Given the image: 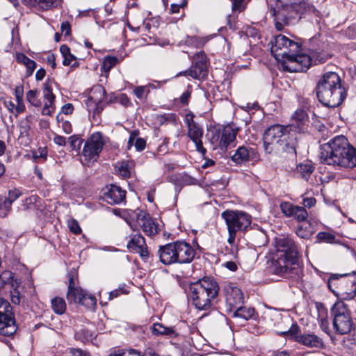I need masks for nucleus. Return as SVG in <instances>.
<instances>
[{
    "label": "nucleus",
    "instance_id": "1",
    "mask_svg": "<svg viewBox=\"0 0 356 356\" xmlns=\"http://www.w3.org/2000/svg\"><path fill=\"white\" fill-rule=\"evenodd\" d=\"M277 248L276 259L272 261L273 273L294 281L300 280L302 270L298 264L299 251L295 241L288 237L279 238Z\"/></svg>",
    "mask_w": 356,
    "mask_h": 356
},
{
    "label": "nucleus",
    "instance_id": "2",
    "mask_svg": "<svg viewBox=\"0 0 356 356\" xmlns=\"http://www.w3.org/2000/svg\"><path fill=\"white\" fill-rule=\"evenodd\" d=\"M321 163L343 168L356 167V148L344 136H337L320 146Z\"/></svg>",
    "mask_w": 356,
    "mask_h": 356
},
{
    "label": "nucleus",
    "instance_id": "3",
    "mask_svg": "<svg viewBox=\"0 0 356 356\" xmlns=\"http://www.w3.org/2000/svg\"><path fill=\"white\" fill-rule=\"evenodd\" d=\"M315 90L319 102L329 108L339 106L347 97V89L342 85L339 75L334 72L323 74Z\"/></svg>",
    "mask_w": 356,
    "mask_h": 356
},
{
    "label": "nucleus",
    "instance_id": "4",
    "mask_svg": "<svg viewBox=\"0 0 356 356\" xmlns=\"http://www.w3.org/2000/svg\"><path fill=\"white\" fill-rule=\"evenodd\" d=\"M219 290V285L215 278L204 277L190 284L188 293L197 309L207 310L217 302Z\"/></svg>",
    "mask_w": 356,
    "mask_h": 356
},
{
    "label": "nucleus",
    "instance_id": "5",
    "mask_svg": "<svg viewBox=\"0 0 356 356\" xmlns=\"http://www.w3.org/2000/svg\"><path fill=\"white\" fill-rule=\"evenodd\" d=\"M327 287L337 298L352 300L356 296V271L332 273L327 281Z\"/></svg>",
    "mask_w": 356,
    "mask_h": 356
},
{
    "label": "nucleus",
    "instance_id": "6",
    "mask_svg": "<svg viewBox=\"0 0 356 356\" xmlns=\"http://www.w3.org/2000/svg\"><path fill=\"white\" fill-rule=\"evenodd\" d=\"M269 14L274 17L275 26L277 31H282L285 26L294 25L300 21L298 7L292 5L276 4L273 6L266 0Z\"/></svg>",
    "mask_w": 356,
    "mask_h": 356
},
{
    "label": "nucleus",
    "instance_id": "7",
    "mask_svg": "<svg viewBox=\"0 0 356 356\" xmlns=\"http://www.w3.org/2000/svg\"><path fill=\"white\" fill-rule=\"evenodd\" d=\"M225 220L229 236L227 242L233 244L235 242L236 234L246 230L251 224V217L248 213L240 211L226 210L221 213Z\"/></svg>",
    "mask_w": 356,
    "mask_h": 356
},
{
    "label": "nucleus",
    "instance_id": "8",
    "mask_svg": "<svg viewBox=\"0 0 356 356\" xmlns=\"http://www.w3.org/2000/svg\"><path fill=\"white\" fill-rule=\"evenodd\" d=\"M83 305L87 309H93L96 306V298L88 294L79 286L78 272L73 268L68 275V302Z\"/></svg>",
    "mask_w": 356,
    "mask_h": 356
},
{
    "label": "nucleus",
    "instance_id": "9",
    "mask_svg": "<svg viewBox=\"0 0 356 356\" xmlns=\"http://www.w3.org/2000/svg\"><path fill=\"white\" fill-rule=\"evenodd\" d=\"M284 324L290 325L288 330L284 331H277L278 333L282 336H289L294 339V340L308 348H323L325 345L323 339L318 335L312 333H303L298 334L300 332V327L297 323H291V319L289 317L282 319Z\"/></svg>",
    "mask_w": 356,
    "mask_h": 356
},
{
    "label": "nucleus",
    "instance_id": "10",
    "mask_svg": "<svg viewBox=\"0 0 356 356\" xmlns=\"http://www.w3.org/2000/svg\"><path fill=\"white\" fill-rule=\"evenodd\" d=\"M333 327L338 334L349 333L353 326L350 312L343 302H337L330 309Z\"/></svg>",
    "mask_w": 356,
    "mask_h": 356
},
{
    "label": "nucleus",
    "instance_id": "11",
    "mask_svg": "<svg viewBox=\"0 0 356 356\" xmlns=\"http://www.w3.org/2000/svg\"><path fill=\"white\" fill-rule=\"evenodd\" d=\"M16 330L13 308L8 300L0 298V334L11 336Z\"/></svg>",
    "mask_w": 356,
    "mask_h": 356
},
{
    "label": "nucleus",
    "instance_id": "12",
    "mask_svg": "<svg viewBox=\"0 0 356 356\" xmlns=\"http://www.w3.org/2000/svg\"><path fill=\"white\" fill-rule=\"evenodd\" d=\"M301 49V45L293 40H290L283 35H278L275 38V43L271 48V51L275 53V57L279 56L284 60L292 53H298Z\"/></svg>",
    "mask_w": 356,
    "mask_h": 356
},
{
    "label": "nucleus",
    "instance_id": "13",
    "mask_svg": "<svg viewBox=\"0 0 356 356\" xmlns=\"http://www.w3.org/2000/svg\"><path fill=\"white\" fill-rule=\"evenodd\" d=\"M208 62L207 56L204 51L196 53L193 56L191 67L179 74L185 76H190L193 79L202 80L208 75Z\"/></svg>",
    "mask_w": 356,
    "mask_h": 356
},
{
    "label": "nucleus",
    "instance_id": "14",
    "mask_svg": "<svg viewBox=\"0 0 356 356\" xmlns=\"http://www.w3.org/2000/svg\"><path fill=\"white\" fill-rule=\"evenodd\" d=\"M103 136L100 132H96L92 134L83 146L82 150V156L85 161H95L99 157L104 145Z\"/></svg>",
    "mask_w": 356,
    "mask_h": 356
},
{
    "label": "nucleus",
    "instance_id": "15",
    "mask_svg": "<svg viewBox=\"0 0 356 356\" xmlns=\"http://www.w3.org/2000/svg\"><path fill=\"white\" fill-rule=\"evenodd\" d=\"M285 126L275 124L269 127L264 132L263 140L265 152L270 154L273 151V145H279L288 134Z\"/></svg>",
    "mask_w": 356,
    "mask_h": 356
},
{
    "label": "nucleus",
    "instance_id": "16",
    "mask_svg": "<svg viewBox=\"0 0 356 356\" xmlns=\"http://www.w3.org/2000/svg\"><path fill=\"white\" fill-rule=\"evenodd\" d=\"M284 70L290 72H305L311 65V58L306 54L292 53L282 64Z\"/></svg>",
    "mask_w": 356,
    "mask_h": 356
},
{
    "label": "nucleus",
    "instance_id": "17",
    "mask_svg": "<svg viewBox=\"0 0 356 356\" xmlns=\"http://www.w3.org/2000/svg\"><path fill=\"white\" fill-rule=\"evenodd\" d=\"M193 114H188L186 116V122L188 129V136L193 140L195 145L196 150L204 155L207 149L203 147L202 138L203 136V130L202 127L196 123Z\"/></svg>",
    "mask_w": 356,
    "mask_h": 356
},
{
    "label": "nucleus",
    "instance_id": "18",
    "mask_svg": "<svg viewBox=\"0 0 356 356\" xmlns=\"http://www.w3.org/2000/svg\"><path fill=\"white\" fill-rule=\"evenodd\" d=\"M177 254V264H188L191 263L196 256V250L184 240L175 241Z\"/></svg>",
    "mask_w": 356,
    "mask_h": 356
},
{
    "label": "nucleus",
    "instance_id": "19",
    "mask_svg": "<svg viewBox=\"0 0 356 356\" xmlns=\"http://www.w3.org/2000/svg\"><path fill=\"white\" fill-rule=\"evenodd\" d=\"M259 154L256 149L248 145L239 146L231 156V160L236 165H245L259 159Z\"/></svg>",
    "mask_w": 356,
    "mask_h": 356
},
{
    "label": "nucleus",
    "instance_id": "20",
    "mask_svg": "<svg viewBox=\"0 0 356 356\" xmlns=\"http://www.w3.org/2000/svg\"><path fill=\"white\" fill-rule=\"evenodd\" d=\"M225 302L229 310H233L243 302V294L240 289L233 284L224 287Z\"/></svg>",
    "mask_w": 356,
    "mask_h": 356
},
{
    "label": "nucleus",
    "instance_id": "21",
    "mask_svg": "<svg viewBox=\"0 0 356 356\" xmlns=\"http://www.w3.org/2000/svg\"><path fill=\"white\" fill-rule=\"evenodd\" d=\"M126 191L111 184L103 190V198L109 204H119L125 201Z\"/></svg>",
    "mask_w": 356,
    "mask_h": 356
},
{
    "label": "nucleus",
    "instance_id": "22",
    "mask_svg": "<svg viewBox=\"0 0 356 356\" xmlns=\"http://www.w3.org/2000/svg\"><path fill=\"white\" fill-rule=\"evenodd\" d=\"M237 127L228 124L225 126L221 131L218 146L222 150L235 146L236 135L238 132Z\"/></svg>",
    "mask_w": 356,
    "mask_h": 356
},
{
    "label": "nucleus",
    "instance_id": "23",
    "mask_svg": "<svg viewBox=\"0 0 356 356\" xmlns=\"http://www.w3.org/2000/svg\"><path fill=\"white\" fill-rule=\"evenodd\" d=\"M157 255L159 261L165 266L177 264V254L175 241L164 245H159Z\"/></svg>",
    "mask_w": 356,
    "mask_h": 356
},
{
    "label": "nucleus",
    "instance_id": "24",
    "mask_svg": "<svg viewBox=\"0 0 356 356\" xmlns=\"http://www.w3.org/2000/svg\"><path fill=\"white\" fill-rule=\"evenodd\" d=\"M302 139L301 135L296 136L294 133L287 134L278 146L283 152L296 156Z\"/></svg>",
    "mask_w": 356,
    "mask_h": 356
},
{
    "label": "nucleus",
    "instance_id": "25",
    "mask_svg": "<svg viewBox=\"0 0 356 356\" xmlns=\"http://www.w3.org/2000/svg\"><path fill=\"white\" fill-rule=\"evenodd\" d=\"M105 89L101 86L92 88L88 99V106H94L95 113H99L104 109L103 99L105 97Z\"/></svg>",
    "mask_w": 356,
    "mask_h": 356
},
{
    "label": "nucleus",
    "instance_id": "26",
    "mask_svg": "<svg viewBox=\"0 0 356 356\" xmlns=\"http://www.w3.org/2000/svg\"><path fill=\"white\" fill-rule=\"evenodd\" d=\"M298 10L300 15V20L302 18H308V19L311 20L314 17H319L320 16V12L313 4L304 1L303 0L298 5Z\"/></svg>",
    "mask_w": 356,
    "mask_h": 356
},
{
    "label": "nucleus",
    "instance_id": "27",
    "mask_svg": "<svg viewBox=\"0 0 356 356\" xmlns=\"http://www.w3.org/2000/svg\"><path fill=\"white\" fill-rule=\"evenodd\" d=\"M139 225H140L143 231L147 236H153L158 233V225L149 215H143L138 220Z\"/></svg>",
    "mask_w": 356,
    "mask_h": 356
},
{
    "label": "nucleus",
    "instance_id": "28",
    "mask_svg": "<svg viewBox=\"0 0 356 356\" xmlns=\"http://www.w3.org/2000/svg\"><path fill=\"white\" fill-rule=\"evenodd\" d=\"M318 310V321L320 323L321 328L326 333L329 332V321L327 318V310L322 303L316 305Z\"/></svg>",
    "mask_w": 356,
    "mask_h": 356
},
{
    "label": "nucleus",
    "instance_id": "29",
    "mask_svg": "<svg viewBox=\"0 0 356 356\" xmlns=\"http://www.w3.org/2000/svg\"><path fill=\"white\" fill-rule=\"evenodd\" d=\"M16 60L20 63L26 66V74L30 76L33 74V71L36 67V63L34 60L28 58L23 53H16L15 54Z\"/></svg>",
    "mask_w": 356,
    "mask_h": 356
},
{
    "label": "nucleus",
    "instance_id": "30",
    "mask_svg": "<svg viewBox=\"0 0 356 356\" xmlns=\"http://www.w3.org/2000/svg\"><path fill=\"white\" fill-rule=\"evenodd\" d=\"M307 124H305L301 122L296 121L291 118V122L285 126L286 129L288 131V134L294 133V135L299 136L305 134L307 129Z\"/></svg>",
    "mask_w": 356,
    "mask_h": 356
},
{
    "label": "nucleus",
    "instance_id": "31",
    "mask_svg": "<svg viewBox=\"0 0 356 356\" xmlns=\"http://www.w3.org/2000/svg\"><path fill=\"white\" fill-rule=\"evenodd\" d=\"M151 331L152 334L155 336L165 335L171 337L177 335L172 327H165L159 323H154L151 327Z\"/></svg>",
    "mask_w": 356,
    "mask_h": 356
},
{
    "label": "nucleus",
    "instance_id": "32",
    "mask_svg": "<svg viewBox=\"0 0 356 356\" xmlns=\"http://www.w3.org/2000/svg\"><path fill=\"white\" fill-rule=\"evenodd\" d=\"M43 93L45 99V103L42 110V113L43 114H49L50 112L49 107L53 104L55 96L52 93L51 87L48 83H45L44 84Z\"/></svg>",
    "mask_w": 356,
    "mask_h": 356
},
{
    "label": "nucleus",
    "instance_id": "33",
    "mask_svg": "<svg viewBox=\"0 0 356 356\" xmlns=\"http://www.w3.org/2000/svg\"><path fill=\"white\" fill-rule=\"evenodd\" d=\"M234 309L235 311L233 314V317H238L244 320H249L252 318L255 313L254 308L247 307L245 306L238 305Z\"/></svg>",
    "mask_w": 356,
    "mask_h": 356
},
{
    "label": "nucleus",
    "instance_id": "34",
    "mask_svg": "<svg viewBox=\"0 0 356 356\" xmlns=\"http://www.w3.org/2000/svg\"><path fill=\"white\" fill-rule=\"evenodd\" d=\"M145 238L140 234L134 235L130 241L127 243V248L132 250L136 251L138 248H140L142 246L145 245Z\"/></svg>",
    "mask_w": 356,
    "mask_h": 356
},
{
    "label": "nucleus",
    "instance_id": "35",
    "mask_svg": "<svg viewBox=\"0 0 356 356\" xmlns=\"http://www.w3.org/2000/svg\"><path fill=\"white\" fill-rule=\"evenodd\" d=\"M68 140L70 142V151L72 152V154L75 153V155H79L83 140L79 136L74 135L68 138Z\"/></svg>",
    "mask_w": 356,
    "mask_h": 356
},
{
    "label": "nucleus",
    "instance_id": "36",
    "mask_svg": "<svg viewBox=\"0 0 356 356\" xmlns=\"http://www.w3.org/2000/svg\"><path fill=\"white\" fill-rule=\"evenodd\" d=\"M314 170V166L312 165V164L309 163H300L297 166V172L299 173L301 175V177L305 180L309 179Z\"/></svg>",
    "mask_w": 356,
    "mask_h": 356
},
{
    "label": "nucleus",
    "instance_id": "37",
    "mask_svg": "<svg viewBox=\"0 0 356 356\" xmlns=\"http://www.w3.org/2000/svg\"><path fill=\"white\" fill-rule=\"evenodd\" d=\"M51 306L54 312L58 314H63L66 309L65 302L61 298H54L51 300Z\"/></svg>",
    "mask_w": 356,
    "mask_h": 356
},
{
    "label": "nucleus",
    "instance_id": "38",
    "mask_svg": "<svg viewBox=\"0 0 356 356\" xmlns=\"http://www.w3.org/2000/svg\"><path fill=\"white\" fill-rule=\"evenodd\" d=\"M134 94L136 97L140 100H145L150 92L149 86H136L133 90Z\"/></svg>",
    "mask_w": 356,
    "mask_h": 356
},
{
    "label": "nucleus",
    "instance_id": "39",
    "mask_svg": "<svg viewBox=\"0 0 356 356\" xmlns=\"http://www.w3.org/2000/svg\"><path fill=\"white\" fill-rule=\"evenodd\" d=\"M26 3H36L39 6L44 9L47 10L53 6H57L59 0H24Z\"/></svg>",
    "mask_w": 356,
    "mask_h": 356
},
{
    "label": "nucleus",
    "instance_id": "40",
    "mask_svg": "<svg viewBox=\"0 0 356 356\" xmlns=\"http://www.w3.org/2000/svg\"><path fill=\"white\" fill-rule=\"evenodd\" d=\"M232 2L233 13H241L246 8L251 0H229Z\"/></svg>",
    "mask_w": 356,
    "mask_h": 356
},
{
    "label": "nucleus",
    "instance_id": "41",
    "mask_svg": "<svg viewBox=\"0 0 356 356\" xmlns=\"http://www.w3.org/2000/svg\"><path fill=\"white\" fill-rule=\"evenodd\" d=\"M119 62V60L115 56H108L105 57L104 59L102 69L104 72H108L111 70V68H113Z\"/></svg>",
    "mask_w": 356,
    "mask_h": 356
},
{
    "label": "nucleus",
    "instance_id": "42",
    "mask_svg": "<svg viewBox=\"0 0 356 356\" xmlns=\"http://www.w3.org/2000/svg\"><path fill=\"white\" fill-rule=\"evenodd\" d=\"M184 42L188 46H191L195 48H200L204 44V41L202 38L197 36H188L187 35Z\"/></svg>",
    "mask_w": 356,
    "mask_h": 356
},
{
    "label": "nucleus",
    "instance_id": "43",
    "mask_svg": "<svg viewBox=\"0 0 356 356\" xmlns=\"http://www.w3.org/2000/svg\"><path fill=\"white\" fill-rule=\"evenodd\" d=\"M296 234L301 238L308 239L312 236L313 231L310 226L304 227L300 225L297 228Z\"/></svg>",
    "mask_w": 356,
    "mask_h": 356
},
{
    "label": "nucleus",
    "instance_id": "44",
    "mask_svg": "<svg viewBox=\"0 0 356 356\" xmlns=\"http://www.w3.org/2000/svg\"><path fill=\"white\" fill-rule=\"evenodd\" d=\"M291 118L296 121L307 124L309 117L307 112L304 109L299 108L295 111Z\"/></svg>",
    "mask_w": 356,
    "mask_h": 356
},
{
    "label": "nucleus",
    "instance_id": "45",
    "mask_svg": "<svg viewBox=\"0 0 356 356\" xmlns=\"http://www.w3.org/2000/svg\"><path fill=\"white\" fill-rule=\"evenodd\" d=\"M316 238L320 242L333 243L335 241V236L329 232H320L317 234Z\"/></svg>",
    "mask_w": 356,
    "mask_h": 356
},
{
    "label": "nucleus",
    "instance_id": "46",
    "mask_svg": "<svg viewBox=\"0 0 356 356\" xmlns=\"http://www.w3.org/2000/svg\"><path fill=\"white\" fill-rule=\"evenodd\" d=\"M27 101L33 106L38 107L40 106V102L38 99V91L30 90L26 93Z\"/></svg>",
    "mask_w": 356,
    "mask_h": 356
},
{
    "label": "nucleus",
    "instance_id": "47",
    "mask_svg": "<svg viewBox=\"0 0 356 356\" xmlns=\"http://www.w3.org/2000/svg\"><path fill=\"white\" fill-rule=\"evenodd\" d=\"M296 206L289 202H283L280 204V209L285 216L291 217L293 209H295Z\"/></svg>",
    "mask_w": 356,
    "mask_h": 356
},
{
    "label": "nucleus",
    "instance_id": "48",
    "mask_svg": "<svg viewBox=\"0 0 356 356\" xmlns=\"http://www.w3.org/2000/svg\"><path fill=\"white\" fill-rule=\"evenodd\" d=\"M67 115V105L65 104L62 106V111L56 116V120L59 126H60L64 131H66L67 121L65 120V116Z\"/></svg>",
    "mask_w": 356,
    "mask_h": 356
},
{
    "label": "nucleus",
    "instance_id": "49",
    "mask_svg": "<svg viewBox=\"0 0 356 356\" xmlns=\"http://www.w3.org/2000/svg\"><path fill=\"white\" fill-rule=\"evenodd\" d=\"M22 195L21 192L17 189H13L8 191V197H3L5 202L8 203L10 207L13 202H14L17 198Z\"/></svg>",
    "mask_w": 356,
    "mask_h": 356
},
{
    "label": "nucleus",
    "instance_id": "50",
    "mask_svg": "<svg viewBox=\"0 0 356 356\" xmlns=\"http://www.w3.org/2000/svg\"><path fill=\"white\" fill-rule=\"evenodd\" d=\"M10 210L11 207L5 202L3 197L0 195V218H5Z\"/></svg>",
    "mask_w": 356,
    "mask_h": 356
},
{
    "label": "nucleus",
    "instance_id": "51",
    "mask_svg": "<svg viewBox=\"0 0 356 356\" xmlns=\"http://www.w3.org/2000/svg\"><path fill=\"white\" fill-rule=\"evenodd\" d=\"M297 209V214L295 217V219L299 222H302L307 220L308 217V213L307 210L303 207L296 206V209Z\"/></svg>",
    "mask_w": 356,
    "mask_h": 356
},
{
    "label": "nucleus",
    "instance_id": "52",
    "mask_svg": "<svg viewBox=\"0 0 356 356\" xmlns=\"http://www.w3.org/2000/svg\"><path fill=\"white\" fill-rule=\"evenodd\" d=\"M29 119H30V116H28L26 118L25 122L22 121L20 123L19 129H20L21 136H27L29 135V131L31 129L30 124H29Z\"/></svg>",
    "mask_w": 356,
    "mask_h": 356
},
{
    "label": "nucleus",
    "instance_id": "53",
    "mask_svg": "<svg viewBox=\"0 0 356 356\" xmlns=\"http://www.w3.org/2000/svg\"><path fill=\"white\" fill-rule=\"evenodd\" d=\"M68 228L74 234H79L82 232L79 222L74 219L68 221Z\"/></svg>",
    "mask_w": 356,
    "mask_h": 356
},
{
    "label": "nucleus",
    "instance_id": "54",
    "mask_svg": "<svg viewBox=\"0 0 356 356\" xmlns=\"http://www.w3.org/2000/svg\"><path fill=\"white\" fill-rule=\"evenodd\" d=\"M119 173L124 178H129L131 172L127 163H122L118 168Z\"/></svg>",
    "mask_w": 356,
    "mask_h": 356
},
{
    "label": "nucleus",
    "instance_id": "55",
    "mask_svg": "<svg viewBox=\"0 0 356 356\" xmlns=\"http://www.w3.org/2000/svg\"><path fill=\"white\" fill-rule=\"evenodd\" d=\"M79 65V63L77 61L76 58L70 53V48H68V67H70L71 70H73Z\"/></svg>",
    "mask_w": 356,
    "mask_h": 356
},
{
    "label": "nucleus",
    "instance_id": "56",
    "mask_svg": "<svg viewBox=\"0 0 356 356\" xmlns=\"http://www.w3.org/2000/svg\"><path fill=\"white\" fill-rule=\"evenodd\" d=\"M157 120L160 124H163L167 122H174L175 115L173 114L160 115L157 117Z\"/></svg>",
    "mask_w": 356,
    "mask_h": 356
},
{
    "label": "nucleus",
    "instance_id": "57",
    "mask_svg": "<svg viewBox=\"0 0 356 356\" xmlns=\"http://www.w3.org/2000/svg\"><path fill=\"white\" fill-rule=\"evenodd\" d=\"M69 353L71 356H91L89 352L81 348H70Z\"/></svg>",
    "mask_w": 356,
    "mask_h": 356
},
{
    "label": "nucleus",
    "instance_id": "58",
    "mask_svg": "<svg viewBox=\"0 0 356 356\" xmlns=\"http://www.w3.org/2000/svg\"><path fill=\"white\" fill-rule=\"evenodd\" d=\"M135 252L140 254L144 261H147V259H149V252L146 244L140 248H138Z\"/></svg>",
    "mask_w": 356,
    "mask_h": 356
},
{
    "label": "nucleus",
    "instance_id": "59",
    "mask_svg": "<svg viewBox=\"0 0 356 356\" xmlns=\"http://www.w3.org/2000/svg\"><path fill=\"white\" fill-rule=\"evenodd\" d=\"M134 146L137 151H143L145 148L146 141L142 138H136Z\"/></svg>",
    "mask_w": 356,
    "mask_h": 356
},
{
    "label": "nucleus",
    "instance_id": "60",
    "mask_svg": "<svg viewBox=\"0 0 356 356\" xmlns=\"http://www.w3.org/2000/svg\"><path fill=\"white\" fill-rule=\"evenodd\" d=\"M15 95L17 101H22L24 95V86L23 85L17 86L15 88Z\"/></svg>",
    "mask_w": 356,
    "mask_h": 356
},
{
    "label": "nucleus",
    "instance_id": "61",
    "mask_svg": "<svg viewBox=\"0 0 356 356\" xmlns=\"http://www.w3.org/2000/svg\"><path fill=\"white\" fill-rule=\"evenodd\" d=\"M25 110V105L22 101H17V105H15L14 115L17 116L19 114L23 113Z\"/></svg>",
    "mask_w": 356,
    "mask_h": 356
},
{
    "label": "nucleus",
    "instance_id": "62",
    "mask_svg": "<svg viewBox=\"0 0 356 356\" xmlns=\"http://www.w3.org/2000/svg\"><path fill=\"white\" fill-rule=\"evenodd\" d=\"M124 293H127V291L123 288L117 289L110 292L108 299L111 300Z\"/></svg>",
    "mask_w": 356,
    "mask_h": 356
},
{
    "label": "nucleus",
    "instance_id": "63",
    "mask_svg": "<svg viewBox=\"0 0 356 356\" xmlns=\"http://www.w3.org/2000/svg\"><path fill=\"white\" fill-rule=\"evenodd\" d=\"M316 203V200L314 197H304L302 200L303 207L308 209L314 207Z\"/></svg>",
    "mask_w": 356,
    "mask_h": 356
},
{
    "label": "nucleus",
    "instance_id": "64",
    "mask_svg": "<svg viewBox=\"0 0 356 356\" xmlns=\"http://www.w3.org/2000/svg\"><path fill=\"white\" fill-rule=\"evenodd\" d=\"M138 132L136 131H133L130 133L129 140L127 143V149H129L133 145H134V143L136 140V138L138 136Z\"/></svg>",
    "mask_w": 356,
    "mask_h": 356
}]
</instances>
